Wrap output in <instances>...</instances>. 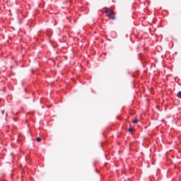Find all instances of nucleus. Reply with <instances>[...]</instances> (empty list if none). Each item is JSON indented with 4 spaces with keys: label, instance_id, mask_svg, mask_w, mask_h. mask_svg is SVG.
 Returning a JSON list of instances; mask_svg holds the SVG:
<instances>
[{
    "label": "nucleus",
    "instance_id": "f257e3e1",
    "mask_svg": "<svg viewBox=\"0 0 181 181\" xmlns=\"http://www.w3.org/2000/svg\"><path fill=\"white\" fill-rule=\"evenodd\" d=\"M105 13L107 17H109V19H115V16L114 15V12L111 10L106 9Z\"/></svg>",
    "mask_w": 181,
    "mask_h": 181
},
{
    "label": "nucleus",
    "instance_id": "f03ea898",
    "mask_svg": "<svg viewBox=\"0 0 181 181\" xmlns=\"http://www.w3.org/2000/svg\"><path fill=\"white\" fill-rule=\"evenodd\" d=\"M133 124H137L138 123V119H135L132 120Z\"/></svg>",
    "mask_w": 181,
    "mask_h": 181
},
{
    "label": "nucleus",
    "instance_id": "7ed1b4c3",
    "mask_svg": "<svg viewBox=\"0 0 181 181\" xmlns=\"http://www.w3.org/2000/svg\"><path fill=\"white\" fill-rule=\"evenodd\" d=\"M177 95L178 98H181V92H179Z\"/></svg>",
    "mask_w": 181,
    "mask_h": 181
},
{
    "label": "nucleus",
    "instance_id": "20e7f679",
    "mask_svg": "<svg viewBox=\"0 0 181 181\" xmlns=\"http://www.w3.org/2000/svg\"><path fill=\"white\" fill-rule=\"evenodd\" d=\"M40 141H42V139L37 137V142H40Z\"/></svg>",
    "mask_w": 181,
    "mask_h": 181
},
{
    "label": "nucleus",
    "instance_id": "39448f33",
    "mask_svg": "<svg viewBox=\"0 0 181 181\" xmlns=\"http://www.w3.org/2000/svg\"><path fill=\"white\" fill-rule=\"evenodd\" d=\"M132 131H134V129H132V128L129 129V132H132Z\"/></svg>",
    "mask_w": 181,
    "mask_h": 181
}]
</instances>
